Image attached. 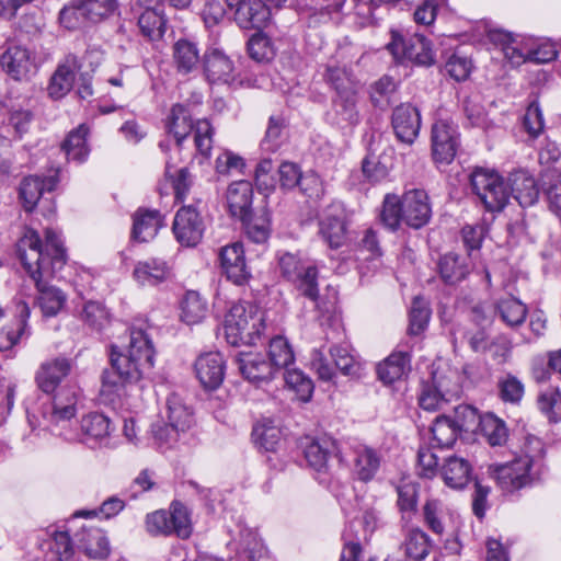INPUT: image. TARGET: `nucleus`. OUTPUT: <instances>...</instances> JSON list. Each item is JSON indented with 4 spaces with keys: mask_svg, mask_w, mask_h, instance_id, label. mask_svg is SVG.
I'll return each instance as SVG.
<instances>
[{
    "mask_svg": "<svg viewBox=\"0 0 561 561\" xmlns=\"http://www.w3.org/2000/svg\"><path fill=\"white\" fill-rule=\"evenodd\" d=\"M304 455L309 466L317 471L327 468L329 457L335 449L334 442L330 438L306 437L302 442Z\"/></svg>",
    "mask_w": 561,
    "mask_h": 561,
    "instance_id": "obj_29",
    "label": "nucleus"
},
{
    "mask_svg": "<svg viewBox=\"0 0 561 561\" xmlns=\"http://www.w3.org/2000/svg\"><path fill=\"white\" fill-rule=\"evenodd\" d=\"M253 437L266 451H273L280 443V430L271 420L257 423L253 428Z\"/></svg>",
    "mask_w": 561,
    "mask_h": 561,
    "instance_id": "obj_51",
    "label": "nucleus"
},
{
    "mask_svg": "<svg viewBox=\"0 0 561 561\" xmlns=\"http://www.w3.org/2000/svg\"><path fill=\"white\" fill-rule=\"evenodd\" d=\"M117 350L112 345L111 368L102 374L100 396L104 403L124 407L137 389L136 383L151 371L156 352L147 332L135 328L130 330L126 353Z\"/></svg>",
    "mask_w": 561,
    "mask_h": 561,
    "instance_id": "obj_2",
    "label": "nucleus"
},
{
    "mask_svg": "<svg viewBox=\"0 0 561 561\" xmlns=\"http://www.w3.org/2000/svg\"><path fill=\"white\" fill-rule=\"evenodd\" d=\"M270 8L262 0H247L234 12V20L240 27L261 30L270 21Z\"/></svg>",
    "mask_w": 561,
    "mask_h": 561,
    "instance_id": "obj_27",
    "label": "nucleus"
},
{
    "mask_svg": "<svg viewBox=\"0 0 561 561\" xmlns=\"http://www.w3.org/2000/svg\"><path fill=\"white\" fill-rule=\"evenodd\" d=\"M500 397L503 401L518 403L524 396L523 382L513 375H506L499 381Z\"/></svg>",
    "mask_w": 561,
    "mask_h": 561,
    "instance_id": "obj_63",
    "label": "nucleus"
},
{
    "mask_svg": "<svg viewBox=\"0 0 561 561\" xmlns=\"http://www.w3.org/2000/svg\"><path fill=\"white\" fill-rule=\"evenodd\" d=\"M138 27L149 41H160L167 30V20L158 9L147 8L138 18Z\"/></svg>",
    "mask_w": 561,
    "mask_h": 561,
    "instance_id": "obj_36",
    "label": "nucleus"
},
{
    "mask_svg": "<svg viewBox=\"0 0 561 561\" xmlns=\"http://www.w3.org/2000/svg\"><path fill=\"white\" fill-rule=\"evenodd\" d=\"M455 412L457 416L455 420L447 415H439L433 422L431 433L435 447L448 448L455 444L459 431L468 425L460 415L471 417L472 421L476 419V411L469 405H459Z\"/></svg>",
    "mask_w": 561,
    "mask_h": 561,
    "instance_id": "obj_12",
    "label": "nucleus"
},
{
    "mask_svg": "<svg viewBox=\"0 0 561 561\" xmlns=\"http://www.w3.org/2000/svg\"><path fill=\"white\" fill-rule=\"evenodd\" d=\"M227 205L232 217L244 221L251 214L253 188L249 181H237L227 190Z\"/></svg>",
    "mask_w": 561,
    "mask_h": 561,
    "instance_id": "obj_24",
    "label": "nucleus"
},
{
    "mask_svg": "<svg viewBox=\"0 0 561 561\" xmlns=\"http://www.w3.org/2000/svg\"><path fill=\"white\" fill-rule=\"evenodd\" d=\"M286 124L279 116H271L262 141L265 150L276 151L285 139Z\"/></svg>",
    "mask_w": 561,
    "mask_h": 561,
    "instance_id": "obj_59",
    "label": "nucleus"
},
{
    "mask_svg": "<svg viewBox=\"0 0 561 561\" xmlns=\"http://www.w3.org/2000/svg\"><path fill=\"white\" fill-rule=\"evenodd\" d=\"M204 222L195 206L181 207L174 218L173 232L185 247H195L203 238Z\"/></svg>",
    "mask_w": 561,
    "mask_h": 561,
    "instance_id": "obj_13",
    "label": "nucleus"
},
{
    "mask_svg": "<svg viewBox=\"0 0 561 561\" xmlns=\"http://www.w3.org/2000/svg\"><path fill=\"white\" fill-rule=\"evenodd\" d=\"M291 283L296 289L304 297L310 299L314 307L319 310H328L327 307L321 305L318 290V268L316 265L308 264L302 268L297 278H294Z\"/></svg>",
    "mask_w": 561,
    "mask_h": 561,
    "instance_id": "obj_35",
    "label": "nucleus"
},
{
    "mask_svg": "<svg viewBox=\"0 0 561 561\" xmlns=\"http://www.w3.org/2000/svg\"><path fill=\"white\" fill-rule=\"evenodd\" d=\"M207 314V305L196 291H187L181 304V319L188 325L202 322Z\"/></svg>",
    "mask_w": 561,
    "mask_h": 561,
    "instance_id": "obj_42",
    "label": "nucleus"
},
{
    "mask_svg": "<svg viewBox=\"0 0 561 561\" xmlns=\"http://www.w3.org/2000/svg\"><path fill=\"white\" fill-rule=\"evenodd\" d=\"M81 548L89 557L103 559L110 553L108 540L98 529L89 531L87 540H80Z\"/></svg>",
    "mask_w": 561,
    "mask_h": 561,
    "instance_id": "obj_58",
    "label": "nucleus"
},
{
    "mask_svg": "<svg viewBox=\"0 0 561 561\" xmlns=\"http://www.w3.org/2000/svg\"><path fill=\"white\" fill-rule=\"evenodd\" d=\"M58 175H50L42 179L39 176H27L20 185V197L26 211H32L38 203L44 216H51L55 214V206L51 205L46 198L43 197L45 192H51L57 183Z\"/></svg>",
    "mask_w": 561,
    "mask_h": 561,
    "instance_id": "obj_10",
    "label": "nucleus"
},
{
    "mask_svg": "<svg viewBox=\"0 0 561 561\" xmlns=\"http://www.w3.org/2000/svg\"><path fill=\"white\" fill-rule=\"evenodd\" d=\"M320 233L332 249L342 247L346 241V222L343 217L329 214L320 222Z\"/></svg>",
    "mask_w": 561,
    "mask_h": 561,
    "instance_id": "obj_38",
    "label": "nucleus"
},
{
    "mask_svg": "<svg viewBox=\"0 0 561 561\" xmlns=\"http://www.w3.org/2000/svg\"><path fill=\"white\" fill-rule=\"evenodd\" d=\"M71 370V362L66 357L46 360L36 373L38 388L46 392H54Z\"/></svg>",
    "mask_w": 561,
    "mask_h": 561,
    "instance_id": "obj_23",
    "label": "nucleus"
},
{
    "mask_svg": "<svg viewBox=\"0 0 561 561\" xmlns=\"http://www.w3.org/2000/svg\"><path fill=\"white\" fill-rule=\"evenodd\" d=\"M248 51L250 57L259 62L268 61L275 55L271 41L261 33L254 34L249 39Z\"/></svg>",
    "mask_w": 561,
    "mask_h": 561,
    "instance_id": "obj_61",
    "label": "nucleus"
},
{
    "mask_svg": "<svg viewBox=\"0 0 561 561\" xmlns=\"http://www.w3.org/2000/svg\"><path fill=\"white\" fill-rule=\"evenodd\" d=\"M81 69V62L77 55L68 54L58 64L48 87V95L54 100L62 99L72 89L76 73Z\"/></svg>",
    "mask_w": 561,
    "mask_h": 561,
    "instance_id": "obj_16",
    "label": "nucleus"
},
{
    "mask_svg": "<svg viewBox=\"0 0 561 561\" xmlns=\"http://www.w3.org/2000/svg\"><path fill=\"white\" fill-rule=\"evenodd\" d=\"M409 368L410 357L408 353L396 352L378 364L377 374L382 382L392 383L401 379Z\"/></svg>",
    "mask_w": 561,
    "mask_h": 561,
    "instance_id": "obj_34",
    "label": "nucleus"
},
{
    "mask_svg": "<svg viewBox=\"0 0 561 561\" xmlns=\"http://www.w3.org/2000/svg\"><path fill=\"white\" fill-rule=\"evenodd\" d=\"M362 169L367 179L378 182L387 178L390 171V164L387 163L385 157L370 154L363 161Z\"/></svg>",
    "mask_w": 561,
    "mask_h": 561,
    "instance_id": "obj_64",
    "label": "nucleus"
},
{
    "mask_svg": "<svg viewBox=\"0 0 561 561\" xmlns=\"http://www.w3.org/2000/svg\"><path fill=\"white\" fill-rule=\"evenodd\" d=\"M381 465V456L374 448L358 445L353 448V473L363 482L371 481Z\"/></svg>",
    "mask_w": 561,
    "mask_h": 561,
    "instance_id": "obj_26",
    "label": "nucleus"
},
{
    "mask_svg": "<svg viewBox=\"0 0 561 561\" xmlns=\"http://www.w3.org/2000/svg\"><path fill=\"white\" fill-rule=\"evenodd\" d=\"M163 226V216L158 210L139 208L134 215L131 237L139 242L152 240Z\"/></svg>",
    "mask_w": 561,
    "mask_h": 561,
    "instance_id": "obj_28",
    "label": "nucleus"
},
{
    "mask_svg": "<svg viewBox=\"0 0 561 561\" xmlns=\"http://www.w3.org/2000/svg\"><path fill=\"white\" fill-rule=\"evenodd\" d=\"M523 455L516 458L518 462H528L527 469L531 471L535 467H540V462L545 456V445L542 440L536 436H527L525 438Z\"/></svg>",
    "mask_w": 561,
    "mask_h": 561,
    "instance_id": "obj_57",
    "label": "nucleus"
},
{
    "mask_svg": "<svg viewBox=\"0 0 561 561\" xmlns=\"http://www.w3.org/2000/svg\"><path fill=\"white\" fill-rule=\"evenodd\" d=\"M79 3H81V10H83L87 21L92 23L110 18L118 8L116 0H79Z\"/></svg>",
    "mask_w": 561,
    "mask_h": 561,
    "instance_id": "obj_49",
    "label": "nucleus"
},
{
    "mask_svg": "<svg viewBox=\"0 0 561 561\" xmlns=\"http://www.w3.org/2000/svg\"><path fill=\"white\" fill-rule=\"evenodd\" d=\"M432 216V207L425 191L413 188L404 192L400 197L387 194L382 202L380 220L391 231H396L403 221L408 226L419 229L425 226Z\"/></svg>",
    "mask_w": 561,
    "mask_h": 561,
    "instance_id": "obj_3",
    "label": "nucleus"
},
{
    "mask_svg": "<svg viewBox=\"0 0 561 561\" xmlns=\"http://www.w3.org/2000/svg\"><path fill=\"white\" fill-rule=\"evenodd\" d=\"M541 188L550 211L561 219V172L547 170L541 176Z\"/></svg>",
    "mask_w": 561,
    "mask_h": 561,
    "instance_id": "obj_37",
    "label": "nucleus"
},
{
    "mask_svg": "<svg viewBox=\"0 0 561 561\" xmlns=\"http://www.w3.org/2000/svg\"><path fill=\"white\" fill-rule=\"evenodd\" d=\"M195 371L205 388H218L225 376V360L222 355L218 352H209L201 355L196 359Z\"/></svg>",
    "mask_w": 561,
    "mask_h": 561,
    "instance_id": "obj_21",
    "label": "nucleus"
},
{
    "mask_svg": "<svg viewBox=\"0 0 561 561\" xmlns=\"http://www.w3.org/2000/svg\"><path fill=\"white\" fill-rule=\"evenodd\" d=\"M510 196L512 195L522 207L534 206L540 195L535 178L526 171L518 170L510 174Z\"/></svg>",
    "mask_w": 561,
    "mask_h": 561,
    "instance_id": "obj_22",
    "label": "nucleus"
},
{
    "mask_svg": "<svg viewBox=\"0 0 561 561\" xmlns=\"http://www.w3.org/2000/svg\"><path fill=\"white\" fill-rule=\"evenodd\" d=\"M324 79L336 93L358 88V82L353 73L346 67L339 65H329L325 69Z\"/></svg>",
    "mask_w": 561,
    "mask_h": 561,
    "instance_id": "obj_48",
    "label": "nucleus"
},
{
    "mask_svg": "<svg viewBox=\"0 0 561 561\" xmlns=\"http://www.w3.org/2000/svg\"><path fill=\"white\" fill-rule=\"evenodd\" d=\"M30 306L20 301L16 305V318L0 330V352L11 351L23 337L30 336Z\"/></svg>",
    "mask_w": 561,
    "mask_h": 561,
    "instance_id": "obj_18",
    "label": "nucleus"
},
{
    "mask_svg": "<svg viewBox=\"0 0 561 561\" xmlns=\"http://www.w3.org/2000/svg\"><path fill=\"white\" fill-rule=\"evenodd\" d=\"M439 274L445 283L456 284L462 280L469 273L465 260L455 253H447L439 259Z\"/></svg>",
    "mask_w": 561,
    "mask_h": 561,
    "instance_id": "obj_41",
    "label": "nucleus"
},
{
    "mask_svg": "<svg viewBox=\"0 0 561 561\" xmlns=\"http://www.w3.org/2000/svg\"><path fill=\"white\" fill-rule=\"evenodd\" d=\"M398 506L402 518H410L416 512L417 485L413 482H401L397 486Z\"/></svg>",
    "mask_w": 561,
    "mask_h": 561,
    "instance_id": "obj_56",
    "label": "nucleus"
},
{
    "mask_svg": "<svg viewBox=\"0 0 561 561\" xmlns=\"http://www.w3.org/2000/svg\"><path fill=\"white\" fill-rule=\"evenodd\" d=\"M358 88L350 91L336 93L333 100L335 113L342 121L353 125L358 123Z\"/></svg>",
    "mask_w": 561,
    "mask_h": 561,
    "instance_id": "obj_45",
    "label": "nucleus"
},
{
    "mask_svg": "<svg viewBox=\"0 0 561 561\" xmlns=\"http://www.w3.org/2000/svg\"><path fill=\"white\" fill-rule=\"evenodd\" d=\"M18 253L26 273L35 282V301L43 317L57 316L65 307L67 296L58 287L44 282L43 277L53 275L66 262V252L58 234L51 229H46L43 248L37 231L27 229L19 240Z\"/></svg>",
    "mask_w": 561,
    "mask_h": 561,
    "instance_id": "obj_1",
    "label": "nucleus"
},
{
    "mask_svg": "<svg viewBox=\"0 0 561 561\" xmlns=\"http://www.w3.org/2000/svg\"><path fill=\"white\" fill-rule=\"evenodd\" d=\"M170 274V267L165 261L160 259H148L139 261L134 268L133 275L138 284L142 286H154L165 280Z\"/></svg>",
    "mask_w": 561,
    "mask_h": 561,
    "instance_id": "obj_30",
    "label": "nucleus"
},
{
    "mask_svg": "<svg viewBox=\"0 0 561 561\" xmlns=\"http://www.w3.org/2000/svg\"><path fill=\"white\" fill-rule=\"evenodd\" d=\"M431 309L428 302L416 296L413 301L409 313V334L417 335L422 333L430 321Z\"/></svg>",
    "mask_w": 561,
    "mask_h": 561,
    "instance_id": "obj_50",
    "label": "nucleus"
},
{
    "mask_svg": "<svg viewBox=\"0 0 561 561\" xmlns=\"http://www.w3.org/2000/svg\"><path fill=\"white\" fill-rule=\"evenodd\" d=\"M391 124L397 138L403 144L412 145L421 128L420 112L411 104H401L393 110Z\"/></svg>",
    "mask_w": 561,
    "mask_h": 561,
    "instance_id": "obj_17",
    "label": "nucleus"
},
{
    "mask_svg": "<svg viewBox=\"0 0 561 561\" xmlns=\"http://www.w3.org/2000/svg\"><path fill=\"white\" fill-rule=\"evenodd\" d=\"M173 61L178 72L187 75L199 66L201 57L197 45L188 39H179L173 45Z\"/></svg>",
    "mask_w": 561,
    "mask_h": 561,
    "instance_id": "obj_32",
    "label": "nucleus"
},
{
    "mask_svg": "<svg viewBox=\"0 0 561 561\" xmlns=\"http://www.w3.org/2000/svg\"><path fill=\"white\" fill-rule=\"evenodd\" d=\"M167 417L168 424L179 432H185L193 424V414L191 410L176 394H171L167 399Z\"/></svg>",
    "mask_w": 561,
    "mask_h": 561,
    "instance_id": "obj_39",
    "label": "nucleus"
},
{
    "mask_svg": "<svg viewBox=\"0 0 561 561\" xmlns=\"http://www.w3.org/2000/svg\"><path fill=\"white\" fill-rule=\"evenodd\" d=\"M245 233L248 237L255 243H263L270 237V217L267 213H263L261 215H255L252 217V214L242 221Z\"/></svg>",
    "mask_w": 561,
    "mask_h": 561,
    "instance_id": "obj_55",
    "label": "nucleus"
},
{
    "mask_svg": "<svg viewBox=\"0 0 561 561\" xmlns=\"http://www.w3.org/2000/svg\"><path fill=\"white\" fill-rule=\"evenodd\" d=\"M459 147L457 126L448 119H438L432 127V154L438 164H449Z\"/></svg>",
    "mask_w": 561,
    "mask_h": 561,
    "instance_id": "obj_11",
    "label": "nucleus"
},
{
    "mask_svg": "<svg viewBox=\"0 0 561 561\" xmlns=\"http://www.w3.org/2000/svg\"><path fill=\"white\" fill-rule=\"evenodd\" d=\"M539 410L551 421L561 420V393L557 390L549 389L538 397Z\"/></svg>",
    "mask_w": 561,
    "mask_h": 561,
    "instance_id": "obj_60",
    "label": "nucleus"
},
{
    "mask_svg": "<svg viewBox=\"0 0 561 561\" xmlns=\"http://www.w3.org/2000/svg\"><path fill=\"white\" fill-rule=\"evenodd\" d=\"M219 259L222 272L229 280L239 286L249 282L251 273L248 270L241 243L234 242L221 248Z\"/></svg>",
    "mask_w": 561,
    "mask_h": 561,
    "instance_id": "obj_15",
    "label": "nucleus"
},
{
    "mask_svg": "<svg viewBox=\"0 0 561 561\" xmlns=\"http://www.w3.org/2000/svg\"><path fill=\"white\" fill-rule=\"evenodd\" d=\"M440 474L449 488L462 489L470 480L471 466L465 458L450 456L445 460Z\"/></svg>",
    "mask_w": 561,
    "mask_h": 561,
    "instance_id": "obj_31",
    "label": "nucleus"
},
{
    "mask_svg": "<svg viewBox=\"0 0 561 561\" xmlns=\"http://www.w3.org/2000/svg\"><path fill=\"white\" fill-rule=\"evenodd\" d=\"M77 396L73 391L59 389L51 400L42 407L43 422L38 426L54 432L55 426H64L77 413Z\"/></svg>",
    "mask_w": 561,
    "mask_h": 561,
    "instance_id": "obj_9",
    "label": "nucleus"
},
{
    "mask_svg": "<svg viewBox=\"0 0 561 561\" xmlns=\"http://www.w3.org/2000/svg\"><path fill=\"white\" fill-rule=\"evenodd\" d=\"M87 136L88 128L84 125H80L77 129L69 133L62 144V150L68 159L82 162L88 157Z\"/></svg>",
    "mask_w": 561,
    "mask_h": 561,
    "instance_id": "obj_44",
    "label": "nucleus"
},
{
    "mask_svg": "<svg viewBox=\"0 0 561 561\" xmlns=\"http://www.w3.org/2000/svg\"><path fill=\"white\" fill-rule=\"evenodd\" d=\"M396 91L397 82L392 77L385 75L370 85V101L375 107L386 110L391 105Z\"/></svg>",
    "mask_w": 561,
    "mask_h": 561,
    "instance_id": "obj_43",
    "label": "nucleus"
},
{
    "mask_svg": "<svg viewBox=\"0 0 561 561\" xmlns=\"http://www.w3.org/2000/svg\"><path fill=\"white\" fill-rule=\"evenodd\" d=\"M167 129L173 136L178 146L194 131V142L197 151L208 158L213 148L214 129L207 119H198L193 124L187 107L182 104H175L167 121Z\"/></svg>",
    "mask_w": 561,
    "mask_h": 561,
    "instance_id": "obj_5",
    "label": "nucleus"
},
{
    "mask_svg": "<svg viewBox=\"0 0 561 561\" xmlns=\"http://www.w3.org/2000/svg\"><path fill=\"white\" fill-rule=\"evenodd\" d=\"M481 431L492 446L503 445L508 436L505 423L493 414H488L481 420Z\"/></svg>",
    "mask_w": 561,
    "mask_h": 561,
    "instance_id": "obj_54",
    "label": "nucleus"
},
{
    "mask_svg": "<svg viewBox=\"0 0 561 561\" xmlns=\"http://www.w3.org/2000/svg\"><path fill=\"white\" fill-rule=\"evenodd\" d=\"M495 309L502 321L511 328L523 324L527 316L526 306L512 296L500 299Z\"/></svg>",
    "mask_w": 561,
    "mask_h": 561,
    "instance_id": "obj_40",
    "label": "nucleus"
},
{
    "mask_svg": "<svg viewBox=\"0 0 561 561\" xmlns=\"http://www.w3.org/2000/svg\"><path fill=\"white\" fill-rule=\"evenodd\" d=\"M80 319L95 331L103 330L110 323V314L106 308L99 301H87L83 305Z\"/></svg>",
    "mask_w": 561,
    "mask_h": 561,
    "instance_id": "obj_52",
    "label": "nucleus"
},
{
    "mask_svg": "<svg viewBox=\"0 0 561 561\" xmlns=\"http://www.w3.org/2000/svg\"><path fill=\"white\" fill-rule=\"evenodd\" d=\"M387 49L399 62L412 61L416 65L430 66L434 62V55L427 39L420 34H414L405 41L397 31L391 32V42Z\"/></svg>",
    "mask_w": 561,
    "mask_h": 561,
    "instance_id": "obj_8",
    "label": "nucleus"
},
{
    "mask_svg": "<svg viewBox=\"0 0 561 561\" xmlns=\"http://www.w3.org/2000/svg\"><path fill=\"white\" fill-rule=\"evenodd\" d=\"M81 431L85 444L102 443L111 434V420L102 413H89L81 420Z\"/></svg>",
    "mask_w": 561,
    "mask_h": 561,
    "instance_id": "obj_33",
    "label": "nucleus"
},
{
    "mask_svg": "<svg viewBox=\"0 0 561 561\" xmlns=\"http://www.w3.org/2000/svg\"><path fill=\"white\" fill-rule=\"evenodd\" d=\"M431 540L428 536L419 528H412L408 531L404 540L405 554L415 561L425 559L431 551Z\"/></svg>",
    "mask_w": 561,
    "mask_h": 561,
    "instance_id": "obj_46",
    "label": "nucleus"
},
{
    "mask_svg": "<svg viewBox=\"0 0 561 561\" xmlns=\"http://www.w3.org/2000/svg\"><path fill=\"white\" fill-rule=\"evenodd\" d=\"M146 529L153 536L175 535L186 539L192 534L188 510L180 502H172L169 512L160 510L147 515Z\"/></svg>",
    "mask_w": 561,
    "mask_h": 561,
    "instance_id": "obj_6",
    "label": "nucleus"
},
{
    "mask_svg": "<svg viewBox=\"0 0 561 561\" xmlns=\"http://www.w3.org/2000/svg\"><path fill=\"white\" fill-rule=\"evenodd\" d=\"M268 362L273 365L274 371L280 368H287L294 364V352L288 344V341L277 335L273 337L268 346Z\"/></svg>",
    "mask_w": 561,
    "mask_h": 561,
    "instance_id": "obj_47",
    "label": "nucleus"
},
{
    "mask_svg": "<svg viewBox=\"0 0 561 561\" xmlns=\"http://www.w3.org/2000/svg\"><path fill=\"white\" fill-rule=\"evenodd\" d=\"M528 462H511L492 467V477L503 492L513 493L526 486L531 479V471L527 469Z\"/></svg>",
    "mask_w": 561,
    "mask_h": 561,
    "instance_id": "obj_14",
    "label": "nucleus"
},
{
    "mask_svg": "<svg viewBox=\"0 0 561 561\" xmlns=\"http://www.w3.org/2000/svg\"><path fill=\"white\" fill-rule=\"evenodd\" d=\"M286 385L296 391L301 401H309L313 392V382L299 369L284 368Z\"/></svg>",
    "mask_w": 561,
    "mask_h": 561,
    "instance_id": "obj_53",
    "label": "nucleus"
},
{
    "mask_svg": "<svg viewBox=\"0 0 561 561\" xmlns=\"http://www.w3.org/2000/svg\"><path fill=\"white\" fill-rule=\"evenodd\" d=\"M472 192L489 211L502 210L508 199V185L493 170L477 168L470 175Z\"/></svg>",
    "mask_w": 561,
    "mask_h": 561,
    "instance_id": "obj_7",
    "label": "nucleus"
},
{
    "mask_svg": "<svg viewBox=\"0 0 561 561\" xmlns=\"http://www.w3.org/2000/svg\"><path fill=\"white\" fill-rule=\"evenodd\" d=\"M204 71L211 83H231L234 80L232 60L221 50L211 49L206 53Z\"/></svg>",
    "mask_w": 561,
    "mask_h": 561,
    "instance_id": "obj_25",
    "label": "nucleus"
},
{
    "mask_svg": "<svg viewBox=\"0 0 561 561\" xmlns=\"http://www.w3.org/2000/svg\"><path fill=\"white\" fill-rule=\"evenodd\" d=\"M241 375L250 382L266 381L273 378V365L261 353L241 352L236 356Z\"/></svg>",
    "mask_w": 561,
    "mask_h": 561,
    "instance_id": "obj_20",
    "label": "nucleus"
},
{
    "mask_svg": "<svg viewBox=\"0 0 561 561\" xmlns=\"http://www.w3.org/2000/svg\"><path fill=\"white\" fill-rule=\"evenodd\" d=\"M3 70L14 80H27L35 70V64L28 49L22 46H10L1 56Z\"/></svg>",
    "mask_w": 561,
    "mask_h": 561,
    "instance_id": "obj_19",
    "label": "nucleus"
},
{
    "mask_svg": "<svg viewBox=\"0 0 561 561\" xmlns=\"http://www.w3.org/2000/svg\"><path fill=\"white\" fill-rule=\"evenodd\" d=\"M33 113L28 108L13 107L8 115V127L12 128L15 138L21 139L30 130Z\"/></svg>",
    "mask_w": 561,
    "mask_h": 561,
    "instance_id": "obj_62",
    "label": "nucleus"
},
{
    "mask_svg": "<svg viewBox=\"0 0 561 561\" xmlns=\"http://www.w3.org/2000/svg\"><path fill=\"white\" fill-rule=\"evenodd\" d=\"M264 328V312L250 302L234 304L225 316L224 334L232 346L255 344Z\"/></svg>",
    "mask_w": 561,
    "mask_h": 561,
    "instance_id": "obj_4",
    "label": "nucleus"
}]
</instances>
